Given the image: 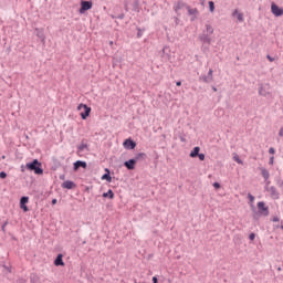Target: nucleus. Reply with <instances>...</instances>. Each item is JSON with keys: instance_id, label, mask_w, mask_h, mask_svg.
I'll return each instance as SVG.
<instances>
[{"instance_id": "nucleus-1", "label": "nucleus", "mask_w": 283, "mask_h": 283, "mask_svg": "<svg viewBox=\"0 0 283 283\" xmlns=\"http://www.w3.org/2000/svg\"><path fill=\"white\" fill-rule=\"evenodd\" d=\"M25 167L27 169H29V171H34V174H36L38 176H41V174H43V168H41L39 159H34L32 163L27 164Z\"/></svg>"}, {"instance_id": "nucleus-2", "label": "nucleus", "mask_w": 283, "mask_h": 283, "mask_svg": "<svg viewBox=\"0 0 283 283\" xmlns=\"http://www.w3.org/2000/svg\"><path fill=\"white\" fill-rule=\"evenodd\" d=\"M82 109H84V112H82ZM77 112H82L80 116L83 120H86L87 116H90V114L92 113V107L87 106L86 104H80L77 106Z\"/></svg>"}, {"instance_id": "nucleus-3", "label": "nucleus", "mask_w": 283, "mask_h": 283, "mask_svg": "<svg viewBox=\"0 0 283 283\" xmlns=\"http://www.w3.org/2000/svg\"><path fill=\"white\" fill-rule=\"evenodd\" d=\"M92 6H93L92 1L82 0L80 14H85V12H87V10H92Z\"/></svg>"}, {"instance_id": "nucleus-4", "label": "nucleus", "mask_w": 283, "mask_h": 283, "mask_svg": "<svg viewBox=\"0 0 283 283\" xmlns=\"http://www.w3.org/2000/svg\"><path fill=\"white\" fill-rule=\"evenodd\" d=\"M271 12L274 17H282L283 15V8L272 2L271 4Z\"/></svg>"}, {"instance_id": "nucleus-5", "label": "nucleus", "mask_w": 283, "mask_h": 283, "mask_svg": "<svg viewBox=\"0 0 283 283\" xmlns=\"http://www.w3.org/2000/svg\"><path fill=\"white\" fill-rule=\"evenodd\" d=\"M258 209L259 212L261 213V216H269V207L266 206V203H264V201H260L258 202Z\"/></svg>"}, {"instance_id": "nucleus-6", "label": "nucleus", "mask_w": 283, "mask_h": 283, "mask_svg": "<svg viewBox=\"0 0 283 283\" xmlns=\"http://www.w3.org/2000/svg\"><path fill=\"white\" fill-rule=\"evenodd\" d=\"M29 200H30V198H28V197H22L20 200V209H22L24 212L30 211L28 206H25V205H28Z\"/></svg>"}, {"instance_id": "nucleus-7", "label": "nucleus", "mask_w": 283, "mask_h": 283, "mask_svg": "<svg viewBox=\"0 0 283 283\" xmlns=\"http://www.w3.org/2000/svg\"><path fill=\"white\" fill-rule=\"evenodd\" d=\"M269 191L270 196L274 198V200H280V192L277 191L276 187H270Z\"/></svg>"}, {"instance_id": "nucleus-8", "label": "nucleus", "mask_w": 283, "mask_h": 283, "mask_svg": "<svg viewBox=\"0 0 283 283\" xmlns=\"http://www.w3.org/2000/svg\"><path fill=\"white\" fill-rule=\"evenodd\" d=\"M232 17H237L238 21H240V23H242L244 21V13L240 12V10L235 9L232 12Z\"/></svg>"}, {"instance_id": "nucleus-9", "label": "nucleus", "mask_w": 283, "mask_h": 283, "mask_svg": "<svg viewBox=\"0 0 283 283\" xmlns=\"http://www.w3.org/2000/svg\"><path fill=\"white\" fill-rule=\"evenodd\" d=\"M123 145L125 149H136V144L132 139H126Z\"/></svg>"}, {"instance_id": "nucleus-10", "label": "nucleus", "mask_w": 283, "mask_h": 283, "mask_svg": "<svg viewBox=\"0 0 283 283\" xmlns=\"http://www.w3.org/2000/svg\"><path fill=\"white\" fill-rule=\"evenodd\" d=\"M124 165L129 170H133L136 168V159H129L128 161H125Z\"/></svg>"}, {"instance_id": "nucleus-11", "label": "nucleus", "mask_w": 283, "mask_h": 283, "mask_svg": "<svg viewBox=\"0 0 283 283\" xmlns=\"http://www.w3.org/2000/svg\"><path fill=\"white\" fill-rule=\"evenodd\" d=\"M82 167L83 169H87V163L77 160L74 163V170L77 171V169Z\"/></svg>"}, {"instance_id": "nucleus-12", "label": "nucleus", "mask_w": 283, "mask_h": 283, "mask_svg": "<svg viewBox=\"0 0 283 283\" xmlns=\"http://www.w3.org/2000/svg\"><path fill=\"white\" fill-rule=\"evenodd\" d=\"M55 266H65V262H63V254H59L54 261Z\"/></svg>"}, {"instance_id": "nucleus-13", "label": "nucleus", "mask_w": 283, "mask_h": 283, "mask_svg": "<svg viewBox=\"0 0 283 283\" xmlns=\"http://www.w3.org/2000/svg\"><path fill=\"white\" fill-rule=\"evenodd\" d=\"M74 187H76V185L71 180H66L62 184L63 189H74Z\"/></svg>"}, {"instance_id": "nucleus-14", "label": "nucleus", "mask_w": 283, "mask_h": 283, "mask_svg": "<svg viewBox=\"0 0 283 283\" xmlns=\"http://www.w3.org/2000/svg\"><path fill=\"white\" fill-rule=\"evenodd\" d=\"M200 154V147H195L190 153V158H196Z\"/></svg>"}, {"instance_id": "nucleus-15", "label": "nucleus", "mask_w": 283, "mask_h": 283, "mask_svg": "<svg viewBox=\"0 0 283 283\" xmlns=\"http://www.w3.org/2000/svg\"><path fill=\"white\" fill-rule=\"evenodd\" d=\"M106 174L102 176V180H107V182H112V176L109 175V169H105Z\"/></svg>"}, {"instance_id": "nucleus-16", "label": "nucleus", "mask_w": 283, "mask_h": 283, "mask_svg": "<svg viewBox=\"0 0 283 283\" xmlns=\"http://www.w3.org/2000/svg\"><path fill=\"white\" fill-rule=\"evenodd\" d=\"M182 8H185V3H182V2H177V3L175 4V7H174V10H175V12L179 13L180 10H182Z\"/></svg>"}, {"instance_id": "nucleus-17", "label": "nucleus", "mask_w": 283, "mask_h": 283, "mask_svg": "<svg viewBox=\"0 0 283 283\" xmlns=\"http://www.w3.org/2000/svg\"><path fill=\"white\" fill-rule=\"evenodd\" d=\"M103 198H109L111 200H114V191L109 189L107 192L103 193Z\"/></svg>"}, {"instance_id": "nucleus-18", "label": "nucleus", "mask_w": 283, "mask_h": 283, "mask_svg": "<svg viewBox=\"0 0 283 283\" xmlns=\"http://www.w3.org/2000/svg\"><path fill=\"white\" fill-rule=\"evenodd\" d=\"M232 158L234 160V163H238V165H244V161H242V159H240V156L238 154H233Z\"/></svg>"}, {"instance_id": "nucleus-19", "label": "nucleus", "mask_w": 283, "mask_h": 283, "mask_svg": "<svg viewBox=\"0 0 283 283\" xmlns=\"http://www.w3.org/2000/svg\"><path fill=\"white\" fill-rule=\"evenodd\" d=\"M261 175L263 176V178L265 180H269V178H270L269 170H266L265 168L261 169Z\"/></svg>"}, {"instance_id": "nucleus-20", "label": "nucleus", "mask_w": 283, "mask_h": 283, "mask_svg": "<svg viewBox=\"0 0 283 283\" xmlns=\"http://www.w3.org/2000/svg\"><path fill=\"white\" fill-rule=\"evenodd\" d=\"M187 11L192 17H196V14H198V9H191L190 7H187Z\"/></svg>"}, {"instance_id": "nucleus-21", "label": "nucleus", "mask_w": 283, "mask_h": 283, "mask_svg": "<svg viewBox=\"0 0 283 283\" xmlns=\"http://www.w3.org/2000/svg\"><path fill=\"white\" fill-rule=\"evenodd\" d=\"M206 32H207L208 34H213V27H211V24H207V25H206Z\"/></svg>"}, {"instance_id": "nucleus-22", "label": "nucleus", "mask_w": 283, "mask_h": 283, "mask_svg": "<svg viewBox=\"0 0 283 283\" xmlns=\"http://www.w3.org/2000/svg\"><path fill=\"white\" fill-rule=\"evenodd\" d=\"M85 149H87V144H81L78 146V151H85Z\"/></svg>"}, {"instance_id": "nucleus-23", "label": "nucleus", "mask_w": 283, "mask_h": 283, "mask_svg": "<svg viewBox=\"0 0 283 283\" xmlns=\"http://www.w3.org/2000/svg\"><path fill=\"white\" fill-rule=\"evenodd\" d=\"M209 8H210V12H213V10H216V6L213 4V1H209Z\"/></svg>"}, {"instance_id": "nucleus-24", "label": "nucleus", "mask_w": 283, "mask_h": 283, "mask_svg": "<svg viewBox=\"0 0 283 283\" xmlns=\"http://www.w3.org/2000/svg\"><path fill=\"white\" fill-rule=\"evenodd\" d=\"M250 202H255V197L251 193L248 195Z\"/></svg>"}, {"instance_id": "nucleus-25", "label": "nucleus", "mask_w": 283, "mask_h": 283, "mask_svg": "<svg viewBox=\"0 0 283 283\" xmlns=\"http://www.w3.org/2000/svg\"><path fill=\"white\" fill-rule=\"evenodd\" d=\"M0 178L3 180L6 178H8V174H6L4 171L0 172Z\"/></svg>"}, {"instance_id": "nucleus-26", "label": "nucleus", "mask_w": 283, "mask_h": 283, "mask_svg": "<svg viewBox=\"0 0 283 283\" xmlns=\"http://www.w3.org/2000/svg\"><path fill=\"white\" fill-rule=\"evenodd\" d=\"M197 156H198L199 160H205V154L199 153Z\"/></svg>"}, {"instance_id": "nucleus-27", "label": "nucleus", "mask_w": 283, "mask_h": 283, "mask_svg": "<svg viewBox=\"0 0 283 283\" xmlns=\"http://www.w3.org/2000/svg\"><path fill=\"white\" fill-rule=\"evenodd\" d=\"M208 76H210V78H213V70H209V72H208Z\"/></svg>"}, {"instance_id": "nucleus-28", "label": "nucleus", "mask_w": 283, "mask_h": 283, "mask_svg": "<svg viewBox=\"0 0 283 283\" xmlns=\"http://www.w3.org/2000/svg\"><path fill=\"white\" fill-rule=\"evenodd\" d=\"M268 61H269L270 63H273V61H275V59L271 57V55H268Z\"/></svg>"}, {"instance_id": "nucleus-29", "label": "nucleus", "mask_w": 283, "mask_h": 283, "mask_svg": "<svg viewBox=\"0 0 283 283\" xmlns=\"http://www.w3.org/2000/svg\"><path fill=\"white\" fill-rule=\"evenodd\" d=\"M269 154H275V148H273V147H271L270 149H269Z\"/></svg>"}, {"instance_id": "nucleus-30", "label": "nucleus", "mask_w": 283, "mask_h": 283, "mask_svg": "<svg viewBox=\"0 0 283 283\" xmlns=\"http://www.w3.org/2000/svg\"><path fill=\"white\" fill-rule=\"evenodd\" d=\"M274 161H275V157H273V156H272V157H270V161H269V163H270V165H273V163H274Z\"/></svg>"}, {"instance_id": "nucleus-31", "label": "nucleus", "mask_w": 283, "mask_h": 283, "mask_svg": "<svg viewBox=\"0 0 283 283\" xmlns=\"http://www.w3.org/2000/svg\"><path fill=\"white\" fill-rule=\"evenodd\" d=\"M249 238H250V240H255V233H251L250 235H249Z\"/></svg>"}, {"instance_id": "nucleus-32", "label": "nucleus", "mask_w": 283, "mask_h": 283, "mask_svg": "<svg viewBox=\"0 0 283 283\" xmlns=\"http://www.w3.org/2000/svg\"><path fill=\"white\" fill-rule=\"evenodd\" d=\"M213 187H214V189H220V184L214 182V184H213Z\"/></svg>"}, {"instance_id": "nucleus-33", "label": "nucleus", "mask_w": 283, "mask_h": 283, "mask_svg": "<svg viewBox=\"0 0 283 283\" xmlns=\"http://www.w3.org/2000/svg\"><path fill=\"white\" fill-rule=\"evenodd\" d=\"M272 221L280 222V218L279 217H273Z\"/></svg>"}, {"instance_id": "nucleus-34", "label": "nucleus", "mask_w": 283, "mask_h": 283, "mask_svg": "<svg viewBox=\"0 0 283 283\" xmlns=\"http://www.w3.org/2000/svg\"><path fill=\"white\" fill-rule=\"evenodd\" d=\"M279 136L283 137V127L279 130Z\"/></svg>"}, {"instance_id": "nucleus-35", "label": "nucleus", "mask_w": 283, "mask_h": 283, "mask_svg": "<svg viewBox=\"0 0 283 283\" xmlns=\"http://www.w3.org/2000/svg\"><path fill=\"white\" fill-rule=\"evenodd\" d=\"M153 283H158V277L154 276L153 277Z\"/></svg>"}, {"instance_id": "nucleus-36", "label": "nucleus", "mask_w": 283, "mask_h": 283, "mask_svg": "<svg viewBox=\"0 0 283 283\" xmlns=\"http://www.w3.org/2000/svg\"><path fill=\"white\" fill-rule=\"evenodd\" d=\"M206 43H211V40L210 39H205L203 40Z\"/></svg>"}, {"instance_id": "nucleus-37", "label": "nucleus", "mask_w": 283, "mask_h": 283, "mask_svg": "<svg viewBox=\"0 0 283 283\" xmlns=\"http://www.w3.org/2000/svg\"><path fill=\"white\" fill-rule=\"evenodd\" d=\"M176 85L177 87H180V85H182V82H177Z\"/></svg>"}, {"instance_id": "nucleus-38", "label": "nucleus", "mask_w": 283, "mask_h": 283, "mask_svg": "<svg viewBox=\"0 0 283 283\" xmlns=\"http://www.w3.org/2000/svg\"><path fill=\"white\" fill-rule=\"evenodd\" d=\"M57 200L56 199H53L52 200V205H56Z\"/></svg>"}, {"instance_id": "nucleus-39", "label": "nucleus", "mask_w": 283, "mask_h": 283, "mask_svg": "<svg viewBox=\"0 0 283 283\" xmlns=\"http://www.w3.org/2000/svg\"><path fill=\"white\" fill-rule=\"evenodd\" d=\"M6 224H7V223H4V224L2 226V231H6Z\"/></svg>"}, {"instance_id": "nucleus-40", "label": "nucleus", "mask_w": 283, "mask_h": 283, "mask_svg": "<svg viewBox=\"0 0 283 283\" xmlns=\"http://www.w3.org/2000/svg\"><path fill=\"white\" fill-rule=\"evenodd\" d=\"M21 171H22V172L25 171V168H24L23 166H21Z\"/></svg>"}, {"instance_id": "nucleus-41", "label": "nucleus", "mask_w": 283, "mask_h": 283, "mask_svg": "<svg viewBox=\"0 0 283 283\" xmlns=\"http://www.w3.org/2000/svg\"><path fill=\"white\" fill-rule=\"evenodd\" d=\"M213 92H218V88H217V87H213Z\"/></svg>"}, {"instance_id": "nucleus-42", "label": "nucleus", "mask_w": 283, "mask_h": 283, "mask_svg": "<svg viewBox=\"0 0 283 283\" xmlns=\"http://www.w3.org/2000/svg\"><path fill=\"white\" fill-rule=\"evenodd\" d=\"M109 45H114V42H113V41H111V42H109Z\"/></svg>"}, {"instance_id": "nucleus-43", "label": "nucleus", "mask_w": 283, "mask_h": 283, "mask_svg": "<svg viewBox=\"0 0 283 283\" xmlns=\"http://www.w3.org/2000/svg\"><path fill=\"white\" fill-rule=\"evenodd\" d=\"M281 229L283 230V226L281 227Z\"/></svg>"}]
</instances>
